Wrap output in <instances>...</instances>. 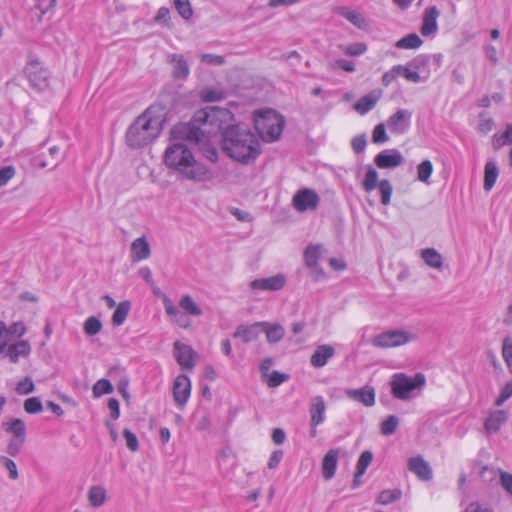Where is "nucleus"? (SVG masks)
Listing matches in <instances>:
<instances>
[{
  "label": "nucleus",
  "mask_w": 512,
  "mask_h": 512,
  "mask_svg": "<svg viewBox=\"0 0 512 512\" xmlns=\"http://www.w3.org/2000/svg\"><path fill=\"white\" fill-rule=\"evenodd\" d=\"M499 169L494 161H487L484 167V183L483 188L485 191H490L498 178Z\"/></svg>",
  "instance_id": "obj_29"
},
{
  "label": "nucleus",
  "mask_w": 512,
  "mask_h": 512,
  "mask_svg": "<svg viewBox=\"0 0 512 512\" xmlns=\"http://www.w3.org/2000/svg\"><path fill=\"white\" fill-rule=\"evenodd\" d=\"M399 424V419L395 415H390L381 423V432L384 435H391L395 432Z\"/></svg>",
  "instance_id": "obj_49"
},
{
  "label": "nucleus",
  "mask_w": 512,
  "mask_h": 512,
  "mask_svg": "<svg viewBox=\"0 0 512 512\" xmlns=\"http://www.w3.org/2000/svg\"><path fill=\"white\" fill-rule=\"evenodd\" d=\"M163 304L169 319L181 328H188L191 324L185 313L195 317L202 315L201 308L189 295L182 296L179 301V306L184 312H181L166 296L163 298Z\"/></svg>",
  "instance_id": "obj_5"
},
{
  "label": "nucleus",
  "mask_w": 512,
  "mask_h": 512,
  "mask_svg": "<svg viewBox=\"0 0 512 512\" xmlns=\"http://www.w3.org/2000/svg\"><path fill=\"white\" fill-rule=\"evenodd\" d=\"M439 10L436 6H430L424 10L422 17V25L420 32L423 36L434 35L438 30L437 19L439 17Z\"/></svg>",
  "instance_id": "obj_17"
},
{
  "label": "nucleus",
  "mask_w": 512,
  "mask_h": 512,
  "mask_svg": "<svg viewBox=\"0 0 512 512\" xmlns=\"http://www.w3.org/2000/svg\"><path fill=\"white\" fill-rule=\"evenodd\" d=\"M200 60L202 63L209 64V65H215L220 66L225 63V59L221 55H215V54H201Z\"/></svg>",
  "instance_id": "obj_58"
},
{
  "label": "nucleus",
  "mask_w": 512,
  "mask_h": 512,
  "mask_svg": "<svg viewBox=\"0 0 512 512\" xmlns=\"http://www.w3.org/2000/svg\"><path fill=\"white\" fill-rule=\"evenodd\" d=\"M264 378L269 387L275 388L287 381L289 379V375L278 371H272Z\"/></svg>",
  "instance_id": "obj_45"
},
{
  "label": "nucleus",
  "mask_w": 512,
  "mask_h": 512,
  "mask_svg": "<svg viewBox=\"0 0 512 512\" xmlns=\"http://www.w3.org/2000/svg\"><path fill=\"white\" fill-rule=\"evenodd\" d=\"M433 173V164L430 160H423L417 165V179L429 185L430 177Z\"/></svg>",
  "instance_id": "obj_36"
},
{
  "label": "nucleus",
  "mask_w": 512,
  "mask_h": 512,
  "mask_svg": "<svg viewBox=\"0 0 512 512\" xmlns=\"http://www.w3.org/2000/svg\"><path fill=\"white\" fill-rule=\"evenodd\" d=\"M225 122L222 128L217 132L222 133V149L235 161L242 164L254 162L260 154V144L256 136L248 129L240 125H229L225 127L230 120Z\"/></svg>",
  "instance_id": "obj_2"
},
{
  "label": "nucleus",
  "mask_w": 512,
  "mask_h": 512,
  "mask_svg": "<svg viewBox=\"0 0 512 512\" xmlns=\"http://www.w3.org/2000/svg\"><path fill=\"white\" fill-rule=\"evenodd\" d=\"M337 465V455L334 450H330L322 461V471L326 479L333 477Z\"/></svg>",
  "instance_id": "obj_33"
},
{
  "label": "nucleus",
  "mask_w": 512,
  "mask_h": 512,
  "mask_svg": "<svg viewBox=\"0 0 512 512\" xmlns=\"http://www.w3.org/2000/svg\"><path fill=\"white\" fill-rule=\"evenodd\" d=\"M94 397L98 398L104 394H110L113 392V385L107 379L98 380L92 388Z\"/></svg>",
  "instance_id": "obj_44"
},
{
  "label": "nucleus",
  "mask_w": 512,
  "mask_h": 512,
  "mask_svg": "<svg viewBox=\"0 0 512 512\" xmlns=\"http://www.w3.org/2000/svg\"><path fill=\"white\" fill-rule=\"evenodd\" d=\"M174 353L176 361L182 369L192 370L194 368L196 353L191 346L176 341L174 343Z\"/></svg>",
  "instance_id": "obj_12"
},
{
  "label": "nucleus",
  "mask_w": 512,
  "mask_h": 512,
  "mask_svg": "<svg viewBox=\"0 0 512 512\" xmlns=\"http://www.w3.org/2000/svg\"><path fill=\"white\" fill-rule=\"evenodd\" d=\"M402 496V492L399 489H387L383 490L377 497L376 502L381 505H388L399 500Z\"/></svg>",
  "instance_id": "obj_38"
},
{
  "label": "nucleus",
  "mask_w": 512,
  "mask_h": 512,
  "mask_svg": "<svg viewBox=\"0 0 512 512\" xmlns=\"http://www.w3.org/2000/svg\"><path fill=\"white\" fill-rule=\"evenodd\" d=\"M287 282V278L284 274H276L267 278L255 279L250 283V287L253 290L263 291H279Z\"/></svg>",
  "instance_id": "obj_13"
},
{
  "label": "nucleus",
  "mask_w": 512,
  "mask_h": 512,
  "mask_svg": "<svg viewBox=\"0 0 512 512\" xmlns=\"http://www.w3.org/2000/svg\"><path fill=\"white\" fill-rule=\"evenodd\" d=\"M422 44L423 40L416 33H411L399 39L395 46L399 49H417L421 47Z\"/></svg>",
  "instance_id": "obj_35"
},
{
  "label": "nucleus",
  "mask_w": 512,
  "mask_h": 512,
  "mask_svg": "<svg viewBox=\"0 0 512 512\" xmlns=\"http://www.w3.org/2000/svg\"><path fill=\"white\" fill-rule=\"evenodd\" d=\"M2 427L13 437V441L15 445H21L24 443L26 436V427L24 422L21 419H12L7 422L2 423Z\"/></svg>",
  "instance_id": "obj_20"
},
{
  "label": "nucleus",
  "mask_w": 512,
  "mask_h": 512,
  "mask_svg": "<svg viewBox=\"0 0 512 512\" xmlns=\"http://www.w3.org/2000/svg\"><path fill=\"white\" fill-rule=\"evenodd\" d=\"M284 124V118L275 110L267 109L254 113L255 129L266 142L277 140L283 131Z\"/></svg>",
  "instance_id": "obj_4"
},
{
  "label": "nucleus",
  "mask_w": 512,
  "mask_h": 512,
  "mask_svg": "<svg viewBox=\"0 0 512 512\" xmlns=\"http://www.w3.org/2000/svg\"><path fill=\"white\" fill-rule=\"evenodd\" d=\"M410 471L417 475L421 480L428 481L432 478V470L428 462L422 457H414L408 463Z\"/></svg>",
  "instance_id": "obj_23"
},
{
  "label": "nucleus",
  "mask_w": 512,
  "mask_h": 512,
  "mask_svg": "<svg viewBox=\"0 0 512 512\" xmlns=\"http://www.w3.org/2000/svg\"><path fill=\"white\" fill-rule=\"evenodd\" d=\"M87 498L93 508L101 507L107 502V490L101 485L91 486L88 490Z\"/></svg>",
  "instance_id": "obj_28"
},
{
  "label": "nucleus",
  "mask_w": 512,
  "mask_h": 512,
  "mask_svg": "<svg viewBox=\"0 0 512 512\" xmlns=\"http://www.w3.org/2000/svg\"><path fill=\"white\" fill-rule=\"evenodd\" d=\"M191 394V382L187 375H178L173 383V398L179 407H183Z\"/></svg>",
  "instance_id": "obj_11"
},
{
  "label": "nucleus",
  "mask_w": 512,
  "mask_h": 512,
  "mask_svg": "<svg viewBox=\"0 0 512 512\" xmlns=\"http://www.w3.org/2000/svg\"><path fill=\"white\" fill-rule=\"evenodd\" d=\"M493 126L494 121L491 117H489L486 113L479 114V123L477 129L480 133H489L492 130Z\"/></svg>",
  "instance_id": "obj_50"
},
{
  "label": "nucleus",
  "mask_w": 512,
  "mask_h": 512,
  "mask_svg": "<svg viewBox=\"0 0 512 512\" xmlns=\"http://www.w3.org/2000/svg\"><path fill=\"white\" fill-rule=\"evenodd\" d=\"M0 464L8 470L10 479H12V480L18 479L19 475H18L17 467H16V464L14 461H12L11 459H9L7 457H1Z\"/></svg>",
  "instance_id": "obj_57"
},
{
  "label": "nucleus",
  "mask_w": 512,
  "mask_h": 512,
  "mask_svg": "<svg viewBox=\"0 0 512 512\" xmlns=\"http://www.w3.org/2000/svg\"><path fill=\"white\" fill-rule=\"evenodd\" d=\"M34 383L30 377H25L23 380L19 381L16 386V391L20 395H27L34 391Z\"/></svg>",
  "instance_id": "obj_54"
},
{
  "label": "nucleus",
  "mask_w": 512,
  "mask_h": 512,
  "mask_svg": "<svg viewBox=\"0 0 512 512\" xmlns=\"http://www.w3.org/2000/svg\"><path fill=\"white\" fill-rule=\"evenodd\" d=\"M378 190L381 197V203L387 206L391 202V196L393 193V187L389 180L383 179L378 184Z\"/></svg>",
  "instance_id": "obj_39"
},
{
  "label": "nucleus",
  "mask_w": 512,
  "mask_h": 512,
  "mask_svg": "<svg viewBox=\"0 0 512 512\" xmlns=\"http://www.w3.org/2000/svg\"><path fill=\"white\" fill-rule=\"evenodd\" d=\"M305 267L309 270L310 276L314 281L319 279L318 263L320 261V246L310 244L303 253Z\"/></svg>",
  "instance_id": "obj_15"
},
{
  "label": "nucleus",
  "mask_w": 512,
  "mask_h": 512,
  "mask_svg": "<svg viewBox=\"0 0 512 512\" xmlns=\"http://www.w3.org/2000/svg\"><path fill=\"white\" fill-rule=\"evenodd\" d=\"M27 332V326L23 321L13 322L9 326L0 320V340L21 338Z\"/></svg>",
  "instance_id": "obj_21"
},
{
  "label": "nucleus",
  "mask_w": 512,
  "mask_h": 512,
  "mask_svg": "<svg viewBox=\"0 0 512 512\" xmlns=\"http://www.w3.org/2000/svg\"><path fill=\"white\" fill-rule=\"evenodd\" d=\"M382 96L381 91L374 90L369 94L361 97L355 104L354 110L361 115L366 114L368 111L374 108L377 102L380 100Z\"/></svg>",
  "instance_id": "obj_24"
},
{
  "label": "nucleus",
  "mask_w": 512,
  "mask_h": 512,
  "mask_svg": "<svg viewBox=\"0 0 512 512\" xmlns=\"http://www.w3.org/2000/svg\"><path fill=\"white\" fill-rule=\"evenodd\" d=\"M374 163L380 169H391L404 163V157L396 149L384 150L376 155Z\"/></svg>",
  "instance_id": "obj_14"
},
{
  "label": "nucleus",
  "mask_w": 512,
  "mask_h": 512,
  "mask_svg": "<svg viewBox=\"0 0 512 512\" xmlns=\"http://www.w3.org/2000/svg\"><path fill=\"white\" fill-rule=\"evenodd\" d=\"M403 77L407 81H410L413 83H419L422 80H426L429 77V71H427L426 76L424 77V79H422L420 74L417 71L413 70L408 64V65L404 66V68H403Z\"/></svg>",
  "instance_id": "obj_53"
},
{
  "label": "nucleus",
  "mask_w": 512,
  "mask_h": 512,
  "mask_svg": "<svg viewBox=\"0 0 512 512\" xmlns=\"http://www.w3.org/2000/svg\"><path fill=\"white\" fill-rule=\"evenodd\" d=\"M230 117L231 112L225 108L207 107L197 111L190 122L175 125L171 130V143L165 150V165L176 170L186 180H211L213 175L210 169L195 160L183 141L194 143L206 159L216 162L218 152L211 138L217 135Z\"/></svg>",
  "instance_id": "obj_1"
},
{
  "label": "nucleus",
  "mask_w": 512,
  "mask_h": 512,
  "mask_svg": "<svg viewBox=\"0 0 512 512\" xmlns=\"http://www.w3.org/2000/svg\"><path fill=\"white\" fill-rule=\"evenodd\" d=\"M512 144V124H508L503 133H495L492 136V146L495 150Z\"/></svg>",
  "instance_id": "obj_32"
},
{
  "label": "nucleus",
  "mask_w": 512,
  "mask_h": 512,
  "mask_svg": "<svg viewBox=\"0 0 512 512\" xmlns=\"http://www.w3.org/2000/svg\"><path fill=\"white\" fill-rule=\"evenodd\" d=\"M429 63V56L421 54L415 57L411 62H409V66L415 70L419 71L425 68Z\"/></svg>",
  "instance_id": "obj_59"
},
{
  "label": "nucleus",
  "mask_w": 512,
  "mask_h": 512,
  "mask_svg": "<svg viewBox=\"0 0 512 512\" xmlns=\"http://www.w3.org/2000/svg\"><path fill=\"white\" fill-rule=\"evenodd\" d=\"M367 50V46L364 43H353L345 46L343 52L346 55L358 56L363 54Z\"/></svg>",
  "instance_id": "obj_56"
},
{
  "label": "nucleus",
  "mask_w": 512,
  "mask_h": 512,
  "mask_svg": "<svg viewBox=\"0 0 512 512\" xmlns=\"http://www.w3.org/2000/svg\"><path fill=\"white\" fill-rule=\"evenodd\" d=\"M200 96L204 102H216L225 98V92L218 88H205Z\"/></svg>",
  "instance_id": "obj_40"
},
{
  "label": "nucleus",
  "mask_w": 512,
  "mask_h": 512,
  "mask_svg": "<svg viewBox=\"0 0 512 512\" xmlns=\"http://www.w3.org/2000/svg\"><path fill=\"white\" fill-rule=\"evenodd\" d=\"M352 148L356 153H361L364 151L366 147V137L365 135H358L352 139L351 142Z\"/></svg>",
  "instance_id": "obj_61"
},
{
  "label": "nucleus",
  "mask_w": 512,
  "mask_h": 512,
  "mask_svg": "<svg viewBox=\"0 0 512 512\" xmlns=\"http://www.w3.org/2000/svg\"><path fill=\"white\" fill-rule=\"evenodd\" d=\"M373 459V455L369 450L364 451L358 462H357V470L353 479V486L357 487L361 484V477L365 474L367 467L371 464Z\"/></svg>",
  "instance_id": "obj_30"
},
{
  "label": "nucleus",
  "mask_w": 512,
  "mask_h": 512,
  "mask_svg": "<svg viewBox=\"0 0 512 512\" xmlns=\"http://www.w3.org/2000/svg\"><path fill=\"white\" fill-rule=\"evenodd\" d=\"M24 409L29 414H36L42 411L43 406L38 397H31L25 400Z\"/></svg>",
  "instance_id": "obj_51"
},
{
  "label": "nucleus",
  "mask_w": 512,
  "mask_h": 512,
  "mask_svg": "<svg viewBox=\"0 0 512 512\" xmlns=\"http://www.w3.org/2000/svg\"><path fill=\"white\" fill-rule=\"evenodd\" d=\"M421 257L431 268L441 270L443 267V258L434 248H426L421 251Z\"/></svg>",
  "instance_id": "obj_31"
},
{
  "label": "nucleus",
  "mask_w": 512,
  "mask_h": 512,
  "mask_svg": "<svg viewBox=\"0 0 512 512\" xmlns=\"http://www.w3.org/2000/svg\"><path fill=\"white\" fill-rule=\"evenodd\" d=\"M169 62L173 66L172 74L175 79H186L189 76V65L183 55L171 54Z\"/></svg>",
  "instance_id": "obj_26"
},
{
  "label": "nucleus",
  "mask_w": 512,
  "mask_h": 512,
  "mask_svg": "<svg viewBox=\"0 0 512 512\" xmlns=\"http://www.w3.org/2000/svg\"><path fill=\"white\" fill-rule=\"evenodd\" d=\"M261 326H267V322L239 325L233 333V337L240 338L244 343H249L257 339L261 332Z\"/></svg>",
  "instance_id": "obj_19"
},
{
  "label": "nucleus",
  "mask_w": 512,
  "mask_h": 512,
  "mask_svg": "<svg viewBox=\"0 0 512 512\" xmlns=\"http://www.w3.org/2000/svg\"><path fill=\"white\" fill-rule=\"evenodd\" d=\"M425 382V376L421 373L413 377L404 373H395L390 381L391 393L396 399L408 400L415 391L422 390Z\"/></svg>",
  "instance_id": "obj_6"
},
{
  "label": "nucleus",
  "mask_w": 512,
  "mask_h": 512,
  "mask_svg": "<svg viewBox=\"0 0 512 512\" xmlns=\"http://www.w3.org/2000/svg\"><path fill=\"white\" fill-rule=\"evenodd\" d=\"M499 472H500V470H498V469L483 467L480 472V476L483 479V481L488 482V481H492L493 479H495L499 475Z\"/></svg>",
  "instance_id": "obj_62"
},
{
  "label": "nucleus",
  "mask_w": 512,
  "mask_h": 512,
  "mask_svg": "<svg viewBox=\"0 0 512 512\" xmlns=\"http://www.w3.org/2000/svg\"><path fill=\"white\" fill-rule=\"evenodd\" d=\"M346 396L366 407H371L375 404V389L371 386H364L359 389H347Z\"/></svg>",
  "instance_id": "obj_16"
},
{
  "label": "nucleus",
  "mask_w": 512,
  "mask_h": 512,
  "mask_svg": "<svg viewBox=\"0 0 512 512\" xmlns=\"http://www.w3.org/2000/svg\"><path fill=\"white\" fill-rule=\"evenodd\" d=\"M261 330L266 333V338L268 342H278L284 336V329L281 325L278 324L270 325L267 323V326H261Z\"/></svg>",
  "instance_id": "obj_37"
},
{
  "label": "nucleus",
  "mask_w": 512,
  "mask_h": 512,
  "mask_svg": "<svg viewBox=\"0 0 512 512\" xmlns=\"http://www.w3.org/2000/svg\"><path fill=\"white\" fill-rule=\"evenodd\" d=\"M328 68L331 70L342 69L346 72H353L355 70V65L352 61H348L345 59H338L328 64Z\"/></svg>",
  "instance_id": "obj_52"
},
{
  "label": "nucleus",
  "mask_w": 512,
  "mask_h": 512,
  "mask_svg": "<svg viewBox=\"0 0 512 512\" xmlns=\"http://www.w3.org/2000/svg\"><path fill=\"white\" fill-rule=\"evenodd\" d=\"M320 422V401L314 399L311 406V436L315 437L317 434L316 426Z\"/></svg>",
  "instance_id": "obj_47"
},
{
  "label": "nucleus",
  "mask_w": 512,
  "mask_h": 512,
  "mask_svg": "<svg viewBox=\"0 0 512 512\" xmlns=\"http://www.w3.org/2000/svg\"><path fill=\"white\" fill-rule=\"evenodd\" d=\"M283 458L282 450H275L268 460L267 466L269 469H275Z\"/></svg>",
  "instance_id": "obj_64"
},
{
  "label": "nucleus",
  "mask_w": 512,
  "mask_h": 512,
  "mask_svg": "<svg viewBox=\"0 0 512 512\" xmlns=\"http://www.w3.org/2000/svg\"><path fill=\"white\" fill-rule=\"evenodd\" d=\"M418 339V334L411 328L390 329L375 335L371 339L374 347L390 349L407 345Z\"/></svg>",
  "instance_id": "obj_7"
},
{
  "label": "nucleus",
  "mask_w": 512,
  "mask_h": 512,
  "mask_svg": "<svg viewBox=\"0 0 512 512\" xmlns=\"http://www.w3.org/2000/svg\"><path fill=\"white\" fill-rule=\"evenodd\" d=\"M272 441L275 445L279 446V445H282L284 444V441L286 439V433L283 429L281 428H275L273 429L272 431Z\"/></svg>",
  "instance_id": "obj_63"
},
{
  "label": "nucleus",
  "mask_w": 512,
  "mask_h": 512,
  "mask_svg": "<svg viewBox=\"0 0 512 512\" xmlns=\"http://www.w3.org/2000/svg\"><path fill=\"white\" fill-rule=\"evenodd\" d=\"M131 309V304L129 301H122L120 302L117 306H116V309L112 315V323L113 325L115 326H120L122 325L128 314H129V311Z\"/></svg>",
  "instance_id": "obj_34"
},
{
  "label": "nucleus",
  "mask_w": 512,
  "mask_h": 512,
  "mask_svg": "<svg viewBox=\"0 0 512 512\" xmlns=\"http://www.w3.org/2000/svg\"><path fill=\"white\" fill-rule=\"evenodd\" d=\"M174 6L179 15L188 20L193 15V9L189 0H174Z\"/></svg>",
  "instance_id": "obj_46"
},
{
  "label": "nucleus",
  "mask_w": 512,
  "mask_h": 512,
  "mask_svg": "<svg viewBox=\"0 0 512 512\" xmlns=\"http://www.w3.org/2000/svg\"><path fill=\"white\" fill-rule=\"evenodd\" d=\"M102 329L101 321L95 317L90 316L84 322V332L88 336H94L98 334Z\"/></svg>",
  "instance_id": "obj_43"
},
{
  "label": "nucleus",
  "mask_w": 512,
  "mask_h": 512,
  "mask_svg": "<svg viewBox=\"0 0 512 512\" xmlns=\"http://www.w3.org/2000/svg\"><path fill=\"white\" fill-rule=\"evenodd\" d=\"M502 357L512 374V337L510 336L505 337L502 341Z\"/></svg>",
  "instance_id": "obj_42"
},
{
  "label": "nucleus",
  "mask_w": 512,
  "mask_h": 512,
  "mask_svg": "<svg viewBox=\"0 0 512 512\" xmlns=\"http://www.w3.org/2000/svg\"><path fill=\"white\" fill-rule=\"evenodd\" d=\"M499 476L503 489L512 496V474L500 470Z\"/></svg>",
  "instance_id": "obj_60"
},
{
  "label": "nucleus",
  "mask_w": 512,
  "mask_h": 512,
  "mask_svg": "<svg viewBox=\"0 0 512 512\" xmlns=\"http://www.w3.org/2000/svg\"><path fill=\"white\" fill-rule=\"evenodd\" d=\"M162 120L152 107L141 113L127 128L126 144L132 149H139L152 143L161 132Z\"/></svg>",
  "instance_id": "obj_3"
},
{
  "label": "nucleus",
  "mask_w": 512,
  "mask_h": 512,
  "mask_svg": "<svg viewBox=\"0 0 512 512\" xmlns=\"http://www.w3.org/2000/svg\"><path fill=\"white\" fill-rule=\"evenodd\" d=\"M372 140L376 144H382L389 140L384 123L377 124L372 132Z\"/></svg>",
  "instance_id": "obj_48"
},
{
  "label": "nucleus",
  "mask_w": 512,
  "mask_h": 512,
  "mask_svg": "<svg viewBox=\"0 0 512 512\" xmlns=\"http://www.w3.org/2000/svg\"><path fill=\"white\" fill-rule=\"evenodd\" d=\"M319 197L317 193L310 189L299 190L292 199L293 207L298 212L314 210L317 207Z\"/></svg>",
  "instance_id": "obj_9"
},
{
  "label": "nucleus",
  "mask_w": 512,
  "mask_h": 512,
  "mask_svg": "<svg viewBox=\"0 0 512 512\" xmlns=\"http://www.w3.org/2000/svg\"><path fill=\"white\" fill-rule=\"evenodd\" d=\"M27 76L32 86L39 90L47 87L48 72L39 66L38 62H31L27 67Z\"/></svg>",
  "instance_id": "obj_18"
},
{
  "label": "nucleus",
  "mask_w": 512,
  "mask_h": 512,
  "mask_svg": "<svg viewBox=\"0 0 512 512\" xmlns=\"http://www.w3.org/2000/svg\"><path fill=\"white\" fill-rule=\"evenodd\" d=\"M378 172L374 168H369L366 172L365 178L363 180V189L366 192H371L375 188L378 187Z\"/></svg>",
  "instance_id": "obj_41"
},
{
  "label": "nucleus",
  "mask_w": 512,
  "mask_h": 512,
  "mask_svg": "<svg viewBox=\"0 0 512 512\" xmlns=\"http://www.w3.org/2000/svg\"><path fill=\"white\" fill-rule=\"evenodd\" d=\"M150 245L144 236L135 239L131 244V258L134 262L149 258Z\"/></svg>",
  "instance_id": "obj_25"
},
{
  "label": "nucleus",
  "mask_w": 512,
  "mask_h": 512,
  "mask_svg": "<svg viewBox=\"0 0 512 512\" xmlns=\"http://www.w3.org/2000/svg\"><path fill=\"white\" fill-rule=\"evenodd\" d=\"M412 113L408 110L398 109L387 120V127L394 134H404L408 131Z\"/></svg>",
  "instance_id": "obj_10"
},
{
  "label": "nucleus",
  "mask_w": 512,
  "mask_h": 512,
  "mask_svg": "<svg viewBox=\"0 0 512 512\" xmlns=\"http://www.w3.org/2000/svg\"><path fill=\"white\" fill-rule=\"evenodd\" d=\"M338 13L359 29H367L369 24L366 18L356 10L348 7L338 8Z\"/></svg>",
  "instance_id": "obj_27"
},
{
  "label": "nucleus",
  "mask_w": 512,
  "mask_h": 512,
  "mask_svg": "<svg viewBox=\"0 0 512 512\" xmlns=\"http://www.w3.org/2000/svg\"><path fill=\"white\" fill-rule=\"evenodd\" d=\"M507 420L508 415L505 410L493 411L486 418L484 422V429L488 434L496 433Z\"/></svg>",
  "instance_id": "obj_22"
},
{
  "label": "nucleus",
  "mask_w": 512,
  "mask_h": 512,
  "mask_svg": "<svg viewBox=\"0 0 512 512\" xmlns=\"http://www.w3.org/2000/svg\"><path fill=\"white\" fill-rule=\"evenodd\" d=\"M16 174L13 166H4L0 168V188L5 186Z\"/></svg>",
  "instance_id": "obj_55"
},
{
  "label": "nucleus",
  "mask_w": 512,
  "mask_h": 512,
  "mask_svg": "<svg viewBox=\"0 0 512 512\" xmlns=\"http://www.w3.org/2000/svg\"><path fill=\"white\" fill-rule=\"evenodd\" d=\"M31 353L28 340H19L9 343V340H0V355L9 359L13 364L18 363L21 357L26 358Z\"/></svg>",
  "instance_id": "obj_8"
}]
</instances>
